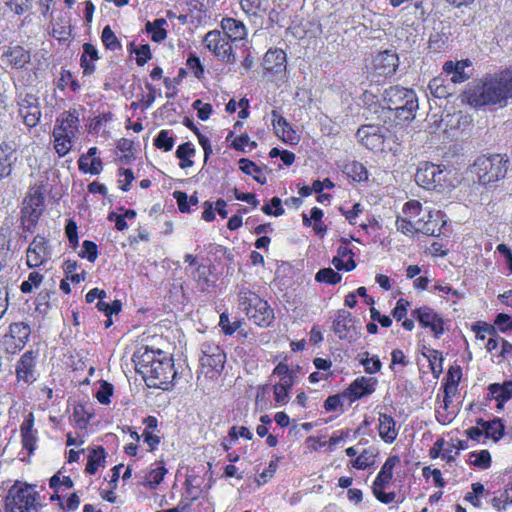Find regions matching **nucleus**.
I'll list each match as a JSON object with an SVG mask.
<instances>
[{
    "label": "nucleus",
    "mask_w": 512,
    "mask_h": 512,
    "mask_svg": "<svg viewBox=\"0 0 512 512\" xmlns=\"http://www.w3.org/2000/svg\"><path fill=\"white\" fill-rule=\"evenodd\" d=\"M512 98V69L489 74L467 84L462 101L474 108L505 106Z\"/></svg>",
    "instance_id": "f257e3e1"
},
{
    "label": "nucleus",
    "mask_w": 512,
    "mask_h": 512,
    "mask_svg": "<svg viewBox=\"0 0 512 512\" xmlns=\"http://www.w3.org/2000/svg\"><path fill=\"white\" fill-rule=\"evenodd\" d=\"M133 361L149 387L166 389L175 376L172 359L160 349L141 347L134 353Z\"/></svg>",
    "instance_id": "f03ea898"
},
{
    "label": "nucleus",
    "mask_w": 512,
    "mask_h": 512,
    "mask_svg": "<svg viewBox=\"0 0 512 512\" xmlns=\"http://www.w3.org/2000/svg\"><path fill=\"white\" fill-rule=\"evenodd\" d=\"M383 101L389 110L395 111L398 120L410 121L415 118L418 99L414 90L398 85L390 86L384 90Z\"/></svg>",
    "instance_id": "7ed1b4c3"
},
{
    "label": "nucleus",
    "mask_w": 512,
    "mask_h": 512,
    "mask_svg": "<svg viewBox=\"0 0 512 512\" xmlns=\"http://www.w3.org/2000/svg\"><path fill=\"white\" fill-rule=\"evenodd\" d=\"M451 173L452 171L447 169L444 165L422 162L418 165L415 181L419 186L427 190L440 192L444 189L454 187Z\"/></svg>",
    "instance_id": "20e7f679"
},
{
    "label": "nucleus",
    "mask_w": 512,
    "mask_h": 512,
    "mask_svg": "<svg viewBox=\"0 0 512 512\" xmlns=\"http://www.w3.org/2000/svg\"><path fill=\"white\" fill-rule=\"evenodd\" d=\"M508 159L500 154L481 155L471 166V173L482 185H488L504 178L507 172Z\"/></svg>",
    "instance_id": "39448f33"
},
{
    "label": "nucleus",
    "mask_w": 512,
    "mask_h": 512,
    "mask_svg": "<svg viewBox=\"0 0 512 512\" xmlns=\"http://www.w3.org/2000/svg\"><path fill=\"white\" fill-rule=\"evenodd\" d=\"M238 296L239 305L256 325L267 327L273 322L274 312L267 301L248 288H241Z\"/></svg>",
    "instance_id": "423d86ee"
},
{
    "label": "nucleus",
    "mask_w": 512,
    "mask_h": 512,
    "mask_svg": "<svg viewBox=\"0 0 512 512\" xmlns=\"http://www.w3.org/2000/svg\"><path fill=\"white\" fill-rule=\"evenodd\" d=\"M200 367L201 372L206 377L214 378L218 376L226 362V354L224 350L216 343L205 341L200 347Z\"/></svg>",
    "instance_id": "0eeeda50"
},
{
    "label": "nucleus",
    "mask_w": 512,
    "mask_h": 512,
    "mask_svg": "<svg viewBox=\"0 0 512 512\" xmlns=\"http://www.w3.org/2000/svg\"><path fill=\"white\" fill-rule=\"evenodd\" d=\"M37 493L29 485L14 484L6 496V508L11 512L35 510Z\"/></svg>",
    "instance_id": "6e6552de"
},
{
    "label": "nucleus",
    "mask_w": 512,
    "mask_h": 512,
    "mask_svg": "<svg viewBox=\"0 0 512 512\" xmlns=\"http://www.w3.org/2000/svg\"><path fill=\"white\" fill-rule=\"evenodd\" d=\"M204 46L212 52L220 61L234 63L236 60L231 41L219 30H211L203 39Z\"/></svg>",
    "instance_id": "1a4fd4ad"
},
{
    "label": "nucleus",
    "mask_w": 512,
    "mask_h": 512,
    "mask_svg": "<svg viewBox=\"0 0 512 512\" xmlns=\"http://www.w3.org/2000/svg\"><path fill=\"white\" fill-rule=\"evenodd\" d=\"M44 198L39 192L28 195L23 201L21 210V223L27 232L33 233L36 224L42 215Z\"/></svg>",
    "instance_id": "9d476101"
},
{
    "label": "nucleus",
    "mask_w": 512,
    "mask_h": 512,
    "mask_svg": "<svg viewBox=\"0 0 512 512\" xmlns=\"http://www.w3.org/2000/svg\"><path fill=\"white\" fill-rule=\"evenodd\" d=\"M388 129L376 125H363L356 133L358 140L367 149L378 151L383 149Z\"/></svg>",
    "instance_id": "9b49d317"
},
{
    "label": "nucleus",
    "mask_w": 512,
    "mask_h": 512,
    "mask_svg": "<svg viewBox=\"0 0 512 512\" xmlns=\"http://www.w3.org/2000/svg\"><path fill=\"white\" fill-rule=\"evenodd\" d=\"M412 316L418 320L423 328H428L435 338H439L444 332L442 317L428 306H422L412 311Z\"/></svg>",
    "instance_id": "f8f14e48"
},
{
    "label": "nucleus",
    "mask_w": 512,
    "mask_h": 512,
    "mask_svg": "<svg viewBox=\"0 0 512 512\" xmlns=\"http://www.w3.org/2000/svg\"><path fill=\"white\" fill-rule=\"evenodd\" d=\"M333 330L340 339L348 341L355 340L359 334L351 313L344 309L338 311L333 322Z\"/></svg>",
    "instance_id": "ddd939ff"
},
{
    "label": "nucleus",
    "mask_w": 512,
    "mask_h": 512,
    "mask_svg": "<svg viewBox=\"0 0 512 512\" xmlns=\"http://www.w3.org/2000/svg\"><path fill=\"white\" fill-rule=\"evenodd\" d=\"M27 265L31 268L38 267L50 259L51 253L48 242L44 236L37 235L27 249Z\"/></svg>",
    "instance_id": "4468645a"
},
{
    "label": "nucleus",
    "mask_w": 512,
    "mask_h": 512,
    "mask_svg": "<svg viewBox=\"0 0 512 512\" xmlns=\"http://www.w3.org/2000/svg\"><path fill=\"white\" fill-rule=\"evenodd\" d=\"M377 380L373 377H357L349 386L344 390V397L352 403L360 398L371 395L376 388Z\"/></svg>",
    "instance_id": "2eb2a0df"
},
{
    "label": "nucleus",
    "mask_w": 512,
    "mask_h": 512,
    "mask_svg": "<svg viewBox=\"0 0 512 512\" xmlns=\"http://www.w3.org/2000/svg\"><path fill=\"white\" fill-rule=\"evenodd\" d=\"M399 66V58L396 53L385 50L380 52L373 60L375 73L379 76H392Z\"/></svg>",
    "instance_id": "dca6fc26"
},
{
    "label": "nucleus",
    "mask_w": 512,
    "mask_h": 512,
    "mask_svg": "<svg viewBox=\"0 0 512 512\" xmlns=\"http://www.w3.org/2000/svg\"><path fill=\"white\" fill-rule=\"evenodd\" d=\"M79 113L76 109L63 112L57 119L53 130L66 136L77 138L79 132Z\"/></svg>",
    "instance_id": "f3484780"
},
{
    "label": "nucleus",
    "mask_w": 512,
    "mask_h": 512,
    "mask_svg": "<svg viewBox=\"0 0 512 512\" xmlns=\"http://www.w3.org/2000/svg\"><path fill=\"white\" fill-rule=\"evenodd\" d=\"M440 221H442L440 211L425 208L424 215L417 219L418 233L428 236H439L441 233Z\"/></svg>",
    "instance_id": "a211bd4d"
},
{
    "label": "nucleus",
    "mask_w": 512,
    "mask_h": 512,
    "mask_svg": "<svg viewBox=\"0 0 512 512\" xmlns=\"http://www.w3.org/2000/svg\"><path fill=\"white\" fill-rule=\"evenodd\" d=\"M272 125L276 135L285 143L295 145L299 142V136L293 130L288 121L281 116L276 110L271 113Z\"/></svg>",
    "instance_id": "6ab92c4d"
},
{
    "label": "nucleus",
    "mask_w": 512,
    "mask_h": 512,
    "mask_svg": "<svg viewBox=\"0 0 512 512\" xmlns=\"http://www.w3.org/2000/svg\"><path fill=\"white\" fill-rule=\"evenodd\" d=\"M287 57L284 50L270 48L264 55L263 67L266 71L278 74L286 70Z\"/></svg>",
    "instance_id": "aec40b11"
},
{
    "label": "nucleus",
    "mask_w": 512,
    "mask_h": 512,
    "mask_svg": "<svg viewBox=\"0 0 512 512\" xmlns=\"http://www.w3.org/2000/svg\"><path fill=\"white\" fill-rule=\"evenodd\" d=\"M220 26L223 33L231 42L241 41L247 37V27L242 21L238 19L224 17L220 22Z\"/></svg>",
    "instance_id": "412c9836"
},
{
    "label": "nucleus",
    "mask_w": 512,
    "mask_h": 512,
    "mask_svg": "<svg viewBox=\"0 0 512 512\" xmlns=\"http://www.w3.org/2000/svg\"><path fill=\"white\" fill-rule=\"evenodd\" d=\"M17 161L16 148L11 143L0 144V180L11 175Z\"/></svg>",
    "instance_id": "4be33fe9"
},
{
    "label": "nucleus",
    "mask_w": 512,
    "mask_h": 512,
    "mask_svg": "<svg viewBox=\"0 0 512 512\" xmlns=\"http://www.w3.org/2000/svg\"><path fill=\"white\" fill-rule=\"evenodd\" d=\"M471 66V61L468 59H463L460 61H447L443 65V72L450 76V81L452 83H463L467 79H469L470 74L465 72L466 68Z\"/></svg>",
    "instance_id": "5701e85b"
},
{
    "label": "nucleus",
    "mask_w": 512,
    "mask_h": 512,
    "mask_svg": "<svg viewBox=\"0 0 512 512\" xmlns=\"http://www.w3.org/2000/svg\"><path fill=\"white\" fill-rule=\"evenodd\" d=\"M97 147H90L86 154L80 156L78 160L79 170L85 174L98 175L103 166L101 158L97 157Z\"/></svg>",
    "instance_id": "b1692460"
},
{
    "label": "nucleus",
    "mask_w": 512,
    "mask_h": 512,
    "mask_svg": "<svg viewBox=\"0 0 512 512\" xmlns=\"http://www.w3.org/2000/svg\"><path fill=\"white\" fill-rule=\"evenodd\" d=\"M35 356L33 351L25 352L19 359L16 366V375L18 380H22L25 383H31L35 381Z\"/></svg>",
    "instance_id": "393cba45"
},
{
    "label": "nucleus",
    "mask_w": 512,
    "mask_h": 512,
    "mask_svg": "<svg viewBox=\"0 0 512 512\" xmlns=\"http://www.w3.org/2000/svg\"><path fill=\"white\" fill-rule=\"evenodd\" d=\"M378 433L380 438L387 444H392L398 436L396 422L391 415L379 412Z\"/></svg>",
    "instance_id": "a878e982"
},
{
    "label": "nucleus",
    "mask_w": 512,
    "mask_h": 512,
    "mask_svg": "<svg viewBox=\"0 0 512 512\" xmlns=\"http://www.w3.org/2000/svg\"><path fill=\"white\" fill-rule=\"evenodd\" d=\"M488 397L496 400V407L502 409L504 404L512 398V381L490 384L488 386Z\"/></svg>",
    "instance_id": "bb28decb"
},
{
    "label": "nucleus",
    "mask_w": 512,
    "mask_h": 512,
    "mask_svg": "<svg viewBox=\"0 0 512 512\" xmlns=\"http://www.w3.org/2000/svg\"><path fill=\"white\" fill-rule=\"evenodd\" d=\"M167 469L163 461H156L150 465L149 471L145 474L142 485L154 490L163 481L167 474Z\"/></svg>",
    "instance_id": "cd10ccee"
},
{
    "label": "nucleus",
    "mask_w": 512,
    "mask_h": 512,
    "mask_svg": "<svg viewBox=\"0 0 512 512\" xmlns=\"http://www.w3.org/2000/svg\"><path fill=\"white\" fill-rule=\"evenodd\" d=\"M80 66L85 75H91L95 71V62L99 59L98 50L91 43H84Z\"/></svg>",
    "instance_id": "c85d7f7f"
},
{
    "label": "nucleus",
    "mask_w": 512,
    "mask_h": 512,
    "mask_svg": "<svg viewBox=\"0 0 512 512\" xmlns=\"http://www.w3.org/2000/svg\"><path fill=\"white\" fill-rule=\"evenodd\" d=\"M399 462L400 459L396 455L388 457L374 480L373 485H388L393 477V469Z\"/></svg>",
    "instance_id": "c756f323"
},
{
    "label": "nucleus",
    "mask_w": 512,
    "mask_h": 512,
    "mask_svg": "<svg viewBox=\"0 0 512 512\" xmlns=\"http://www.w3.org/2000/svg\"><path fill=\"white\" fill-rule=\"evenodd\" d=\"M106 452L102 446L90 449L85 471L88 474H95L100 466L105 463Z\"/></svg>",
    "instance_id": "7c9ffc66"
},
{
    "label": "nucleus",
    "mask_w": 512,
    "mask_h": 512,
    "mask_svg": "<svg viewBox=\"0 0 512 512\" xmlns=\"http://www.w3.org/2000/svg\"><path fill=\"white\" fill-rule=\"evenodd\" d=\"M477 424L483 428L487 438H492L494 441H498L503 437L504 425L499 418H495L491 421L479 419Z\"/></svg>",
    "instance_id": "2f4dec72"
},
{
    "label": "nucleus",
    "mask_w": 512,
    "mask_h": 512,
    "mask_svg": "<svg viewBox=\"0 0 512 512\" xmlns=\"http://www.w3.org/2000/svg\"><path fill=\"white\" fill-rule=\"evenodd\" d=\"M195 148L190 142L180 144L176 150V157L180 160L179 167L186 169L193 166L194 162L190 159L195 155Z\"/></svg>",
    "instance_id": "473e14b6"
},
{
    "label": "nucleus",
    "mask_w": 512,
    "mask_h": 512,
    "mask_svg": "<svg viewBox=\"0 0 512 512\" xmlns=\"http://www.w3.org/2000/svg\"><path fill=\"white\" fill-rule=\"evenodd\" d=\"M167 24L164 18H158L154 21L146 23V31L151 33V39L154 42H161L167 37V31L163 28Z\"/></svg>",
    "instance_id": "72a5a7b5"
},
{
    "label": "nucleus",
    "mask_w": 512,
    "mask_h": 512,
    "mask_svg": "<svg viewBox=\"0 0 512 512\" xmlns=\"http://www.w3.org/2000/svg\"><path fill=\"white\" fill-rule=\"evenodd\" d=\"M54 138V149L59 157H64L67 155L72 149V140L73 137L66 136L60 132L53 130L52 132Z\"/></svg>",
    "instance_id": "f704fd0d"
},
{
    "label": "nucleus",
    "mask_w": 512,
    "mask_h": 512,
    "mask_svg": "<svg viewBox=\"0 0 512 512\" xmlns=\"http://www.w3.org/2000/svg\"><path fill=\"white\" fill-rule=\"evenodd\" d=\"M239 169L243 173L251 175L260 184H265L267 181L266 177L262 175L261 168L247 158L239 160Z\"/></svg>",
    "instance_id": "c9c22d12"
},
{
    "label": "nucleus",
    "mask_w": 512,
    "mask_h": 512,
    "mask_svg": "<svg viewBox=\"0 0 512 512\" xmlns=\"http://www.w3.org/2000/svg\"><path fill=\"white\" fill-rule=\"evenodd\" d=\"M268 5V0H240L241 9L249 16H256L260 12L266 11Z\"/></svg>",
    "instance_id": "e433bc0d"
},
{
    "label": "nucleus",
    "mask_w": 512,
    "mask_h": 512,
    "mask_svg": "<svg viewBox=\"0 0 512 512\" xmlns=\"http://www.w3.org/2000/svg\"><path fill=\"white\" fill-rule=\"evenodd\" d=\"M92 415L86 410L82 404L74 406L73 413L71 416L74 426L78 429H86Z\"/></svg>",
    "instance_id": "4c0bfd02"
},
{
    "label": "nucleus",
    "mask_w": 512,
    "mask_h": 512,
    "mask_svg": "<svg viewBox=\"0 0 512 512\" xmlns=\"http://www.w3.org/2000/svg\"><path fill=\"white\" fill-rule=\"evenodd\" d=\"M397 231L402 234L413 237L418 233L417 220H411L404 216H398L395 221Z\"/></svg>",
    "instance_id": "58836bf2"
},
{
    "label": "nucleus",
    "mask_w": 512,
    "mask_h": 512,
    "mask_svg": "<svg viewBox=\"0 0 512 512\" xmlns=\"http://www.w3.org/2000/svg\"><path fill=\"white\" fill-rule=\"evenodd\" d=\"M9 62L16 68H22L30 60V55L22 47L16 46L7 54Z\"/></svg>",
    "instance_id": "ea45409f"
},
{
    "label": "nucleus",
    "mask_w": 512,
    "mask_h": 512,
    "mask_svg": "<svg viewBox=\"0 0 512 512\" xmlns=\"http://www.w3.org/2000/svg\"><path fill=\"white\" fill-rule=\"evenodd\" d=\"M19 115L23 118L25 125L33 128L38 125L41 118L40 107H30V109H19Z\"/></svg>",
    "instance_id": "a19ab883"
},
{
    "label": "nucleus",
    "mask_w": 512,
    "mask_h": 512,
    "mask_svg": "<svg viewBox=\"0 0 512 512\" xmlns=\"http://www.w3.org/2000/svg\"><path fill=\"white\" fill-rule=\"evenodd\" d=\"M402 213L408 219L417 220L421 214L424 215L425 209L418 200H410L404 204Z\"/></svg>",
    "instance_id": "79ce46f5"
},
{
    "label": "nucleus",
    "mask_w": 512,
    "mask_h": 512,
    "mask_svg": "<svg viewBox=\"0 0 512 512\" xmlns=\"http://www.w3.org/2000/svg\"><path fill=\"white\" fill-rule=\"evenodd\" d=\"M175 140L169 130H161L154 139V145L165 152L172 150Z\"/></svg>",
    "instance_id": "37998d69"
},
{
    "label": "nucleus",
    "mask_w": 512,
    "mask_h": 512,
    "mask_svg": "<svg viewBox=\"0 0 512 512\" xmlns=\"http://www.w3.org/2000/svg\"><path fill=\"white\" fill-rule=\"evenodd\" d=\"M101 40L104 46L111 51H115L121 48L120 41L109 25L103 28Z\"/></svg>",
    "instance_id": "c03bdc74"
},
{
    "label": "nucleus",
    "mask_w": 512,
    "mask_h": 512,
    "mask_svg": "<svg viewBox=\"0 0 512 512\" xmlns=\"http://www.w3.org/2000/svg\"><path fill=\"white\" fill-rule=\"evenodd\" d=\"M341 275L334 271L332 268H323L320 269L316 275L315 280L317 282L327 283V284H337L341 281Z\"/></svg>",
    "instance_id": "a18cd8bd"
},
{
    "label": "nucleus",
    "mask_w": 512,
    "mask_h": 512,
    "mask_svg": "<svg viewBox=\"0 0 512 512\" xmlns=\"http://www.w3.org/2000/svg\"><path fill=\"white\" fill-rule=\"evenodd\" d=\"M346 172L354 181L361 182L368 179L367 169L359 162L348 164L346 166Z\"/></svg>",
    "instance_id": "49530a36"
},
{
    "label": "nucleus",
    "mask_w": 512,
    "mask_h": 512,
    "mask_svg": "<svg viewBox=\"0 0 512 512\" xmlns=\"http://www.w3.org/2000/svg\"><path fill=\"white\" fill-rule=\"evenodd\" d=\"M375 461V454L373 451L365 449L358 457L352 461V466L358 470H364L371 466Z\"/></svg>",
    "instance_id": "de8ad7c7"
},
{
    "label": "nucleus",
    "mask_w": 512,
    "mask_h": 512,
    "mask_svg": "<svg viewBox=\"0 0 512 512\" xmlns=\"http://www.w3.org/2000/svg\"><path fill=\"white\" fill-rule=\"evenodd\" d=\"M470 460L474 466L480 469H488L491 466V455L488 450L472 452L470 454Z\"/></svg>",
    "instance_id": "09e8293b"
},
{
    "label": "nucleus",
    "mask_w": 512,
    "mask_h": 512,
    "mask_svg": "<svg viewBox=\"0 0 512 512\" xmlns=\"http://www.w3.org/2000/svg\"><path fill=\"white\" fill-rule=\"evenodd\" d=\"M491 504L497 511L506 510L507 506L512 505V489H506L500 496H494Z\"/></svg>",
    "instance_id": "8fccbe9b"
},
{
    "label": "nucleus",
    "mask_w": 512,
    "mask_h": 512,
    "mask_svg": "<svg viewBox=\"0 0 512 512\" xmlns=\"http://www.w3.org/2000/svg\"><path fill=\"white\" fill-rule=\"evenodd\" d=\"M8 286L9 279L7 275H0V318L8 308Z\"/></svg>",
    "instance_id": "3c124183"
},
{
    "label": "nucleus",
    "mask_w": 512,
    "mask_h": 512,
    "mask_svg": "<svg viewBox=\"0 0 512 512\" xmlns=\"http://www.w3.org/2000/svg\"><path fill=\"white\" fill-rule=\"evenodd\" d=\"M193 278L198 282L201 290H206L210 285L209 268L205 265H199L193 273Z\"/></svg>",
    "instance_id": "603ef678"
},
{
    "label": "nucleus",
    "mask_w": 512,
    "mask_h": 512,
    "mask_svg": "<svg viewBox=\"0 0 512 512\" xmlns=\"http://www.w3.org/2000/svg\"><path fill=\"white\" fill-rule=\"evenodd\" d=\"M43 280V275L39 272H31L28 279L23 281L20 285V290L23 293H30L34 287H38Z\"/></svg>",
    "instance_id": "864d4df0"
},
{
    "label": "nucleus",
    "mask_w": 512,
    "mask_h": 512,
    "mask_svg": "<svg viewBox=\"0 0 512 512\" xmlns=\"http://www.w3.org/2000/svg\"><path fill=\"white\" fill-rule=\"evenodd\" d=\"M365 357L360 359V363L363 365L364 370L368 374H375L381 369V361L378 356H373L371 358L368 357V353L366 352Z\"/></svg>",
    "instance_id": "5fc2aeb1"
},
{
    "label": "nucleus",
    "mask_w": 512,
    "mask_h": 512,
    "mask_svg": "<svg viewBox=\"0 0 512 512\" xmlns=\"http://www.w3.org/2000/svg\"><path fill=\"white\" fill-rule=\"evenodd\" d=\"M79 256L93 263L98 256L97 245L92 241L85 240L82 244V251L79 253Z\"/></svg>",
    "instance_id": "6e6d98bb"
},
{
    "label": "nucleus",
    "mask_w": 512,
    "mask_h": 512,
    "mask_svg": "<svg viewBox=\"0 0 512 512\" xmlns=\"http://www.w3.org/2000/svg\"><path fill=\"white\" fill-rule=\"evenodd\" d=\"M10 332L14 338L18 337L22 343H25L30 335V327L23 322L14 323L10 325Z\"/></svg>",
    "instance_id": "4d7b16f0"
},
{
    "label": "nucleus",
    "mask_w": 512,
    "mask_h": 512,
    "mask_svg": "<svg viewBox=\"0 0 512 512\" xmlns=\"http://www.w3.org/2000/svg\"><path fill=\"white\" fill-rule=\"evenodd\" d=\"M113 394V385L104 381L101 383L97 393L96 398L101 404H109L110 397Z\"/></svg>",
    "instance_id": "13d9d810"
},
{
    "label": "nucleus",
    "mask_w": 512,
    "mask_h": 512,
    "mask_svg": "<svg viewBox=\"0 0 512 512\" xmlns=\"http://www.w3.org/2000/svg\"><path fill=\"white\" fill-rule=\"evenodd\" d=\"M122 304L119 300L113 301L111 304L104 302L103 300L97 303L99 311L105 313L107 317H111L113 314H118L121 311Z\"/></svg>",
    "instance_id": "bf43d9fd"
},
{
    "label": "nucleus",
    "mask_w": 512,
    "mask_h": 512,
    "mask_svg": "<svg viewBox=\"0 0 512 512\" xmlns=\"http://www.w3.org/2000/svg\"><path fill=\"white\" fill-rule=\"evenodd\" d=\"M428 359H429V364H430V368H431L432 374L435 377H439V375L443 371V367H442L443 357H442V355L437 350H433L432 354L428 357Z\"/></svg>",
    "instance_id": "052dcab7"
},
{
    "label": "nucleus",
    "mask_w": 512,
    "mask_h": 512,
    "mask_svg": "<svg viewBox=\"0 0 512 512\" xmlns=\"http://www.w3.org/2000/svg\"><path fill=\"white\" fill-rule=\"evenodd\" d=\"M219 325L226 335H232L240 327V321L236 320L231 322L229 316L225 313H222L220 315Z\"/></svg>",
    "instance_id": "680f3d73"
},
{
    "label": "nucleus",
    "mask_w": 512,
    "mask_h": 512,
    "mask_svg": "<svg viewBox=\"0 0 512 512\" xmlns=\"http://www.w3.org/2000/svg\"><path fill=\"white\" fill-rule=\"evenodd\" d=\"M385 487L386 485H373V494L380 502L389 504L394 501L396 495L394 492H384Z\"/></svg>",
    "instance_id": "e2e57ef3"
},
{
    "label": "nucleus",
    "mask_w": 512,
    "mask_h": 512,
    "mask_svg": "<svg viewBox=\"0 0 512 512\" xmlns=\"http://www.w3.org/2000/svg\"><path fill=\"white\" fill-rule=\"evenodd\" d=\"M344 392L342 394L331 395L324 402V408L326 411H337L343 406Z\"/></svg>",
    "instance_id": "0e129e2a"
},
{
    "label": "nucleus",
    "mask_w": 512,
    "mask_h": 512,
    "mask_svg": "<svg viewBox=\"0 0 512 512\" xmlns=\"http://www.w3.org/2000/svg\"><path fill=\"white\" fill-rule=\"evenodd\" d=\"M120 179L118 180L119 186L123 191H128L131 183L134 180V174L131 169L121 168L119 170Z\"/></svg>",
    "instance_id": "69168bd1"
},
{
    "label": "nucleus",
    "mask_w": 512,
    "mask_h": 512,
    "mask_svg": "<svg viewBox=\"0 0 512 512\" xmlns=\"http://www.w3.org/2000/svg\"><path fill=\"white\" fill-rule=\"evenodd\" d=\"M289 392L290 391L288 389H286L278 384H275L273 386V394H274L275 402L280 405L287 404L290 399Z\"/></svg>",
    "instance_id": "338daca9"
},
{
    "label": "nucleus",
    "mask_w": 512,
    "mask_h": 512,
    "mask_svg": "<svg viewBox=\"0 0 512 512\" xmlns=\"http://www.w3.org/2000/svg\"><path fill=\"white\" fill-rule=\"evenodd\" d=\"M187 67L192 71L195 77L200 78L204 73L203 65L199 57L190 55L187 59Z\"/></svg>",
    "instance_id": "774afa93"
}]
</instances>
